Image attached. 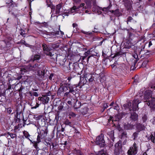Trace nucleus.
Here are the masks:
<instances>
[{
  "label": "nucleus",
  "instance_id": "1",
  "mask_svg": "<svg viewBox=\"0 0 155 155\" xmlns=\"http://www.w3.org/2000/svg\"><path fill=\"white\" fill-rule=\"evenodd\" d=\"M140 102L138 99H135L131 102H130L127 104H124L123 106L126 109H129L130 111L132 110L133 111H136L138 110V104Z\"/></svg>",
  "mask_w": 155,
  "mask_h": 155
},
{
  "label": "nucleus",
  "instance_id": "2",
  "mask_svg": "<svg viewBox=\"0 0 155 155\" xmlns=\"http://www.w3.org/2000/svg\"><path fill=\"white\" fill-rule=\"evenodd\" d=\"M95 142L97 144L100 145L101 147H104L105 144L103 135L101 134L98 136L96 138Z\"/></svg>",
  "mask_w": 155,
  "mask_h": 155
},
{
  "label": "nucleus",
  "instance_id": "3",
  "mask_svg": "<svg viewBox=\"0 0 155 155\" xmlns=\"http://www.w3.org/2000/svg\"><path fill=\"white\" fill-rule=\"evenodd\" d=\"M114 153L116 155H119L122 152L121 142L119 141L115 145Z\"/></svg>",
  "mask_w": 155,
  "mask_h": 155
},
{
  "label": "nucleus",
  "instance_id": "4",
  "mask_svg": "<svg viewBox=\"0 0 155 155\" xmlns=\"http://www.w3.org/2000/svg\"><path fill=\"white\" fill-rule=\"evenodd\" d=\"M29 62H31V63H30L28 66V71H38V64H35L34 62H32V61L30 60Z\"/></svg>",
  "mask_w": 155,
  "mask_h": 155
},
{
  "label": "nucleus",
  "instance_id": "5",
  "mask_svg": "<svg viewBox=\"0 0 155 155\" xmlns=\"http://www.w3.org/2000/svg\"><path fill=\"white\" fill-rule=\"evenodd\" d=\"M146 104L152 109L155 110V98H151V99L147 101Z\"/></svg>",
  "mask_w": 155,
  "mask_h": 155
},
{
  "label": "nucleus",
  "instance_id": "6",
  "mask_svg": "<svg viewBox=\"0 0 155 155\" xmlns=\"http://www.w3.org/2000/svg\"><path fill=\"white\" fill-rule=\"evenodd\" d=\"M48 131L47 129L45 127H44L42 130H41L39 134H38V137H41V139L45 138L46 135Z\"/></svg>",
  "mask_w": 155,
  "mask_h": 155
},
{
  "label": "nucleus",
  "instance_id": "7",
  "mask_svg": "<svg viewBox=\"0 0 155 155\" xmlns=\"http://www.w3.org/2000/svg\"><path fill=\"white\" fill-rule=\"evenodd\" d=\"M57 61L60 65H64L66 60L64 57L60 55L58 57Z\"/></svg>",
  "mask_w": 155,
  "mask_h": 155
},
{
  "label": "nucleus",
  "instance_id": "8",
  "mask_svg": "<svg viewBox=\"0 0 155 155\" xmlns=\"http://www.w3.org/2000/svg\"><path fill=\"white\" fill-rule=\"evenodd\" d=\"M137 153V148H133L130 147L129 149L128 150V155H135Z\"/></svg>",
  "mask_w": 155,
  "mask_h": 155
},
{
  "label": "nucleus",
  "instance_id": "9",
  "mask_svg": "<svg viewBox=\"0 0 155 155\" xmlns=\"http://www.w3.org/2000/svg\"><path fill=\"white\" fill-rule=\"evenodd\" d=\"M136 127L138 132L143 130L145 129V126L140 123H137L136 125Z\"/></svg>",
  "mask_w": 155,
  "mask_h": 155
},
{
  "label": "nucleus",
  "instance_id": "10",
  "mask_svg": "<svg viewBox=\"0 0 155 155\" xmlns=\"http://www.w3.org/2000/svg\"><path fill=\"white\" fill-rule=\"evenodd\" d=\"M151 96V92L149 91H146L145 93V94L144 96V100H146L145 102L147 101V100L150 98Z\"/></svg>",
  "mask_w": 155,
  "mask_h": 155
},
{
  "label": "nucleus",
  "instance_id": "11",
  "mask_svg": "<svg viewBox=\"0 0 155 155\" xmlns=\"http://www.w3.org/2000/svg\"><path fill=\"white\" fill-rule=\"evenodd\" d=\"M130 118L131 120L135 121L138 119V115L135 112L131 113Z\"/></svg>",
  "mask_w": 155,
  "mask_h": 155
},
{
  "label": "nucleus",
  "instance_id": "12",
  "mask_svg": "<svg viewBox=\"0 0 155 155\" xmlns=\"http://www.w3.org/2000/svg\"><path fill=\"white\" fill-rule=\"evenodd\" d=\"M42 46L43 48V50L44 51V53L46 55H49V53L50 52L49 51L50 50L47 46L45 44H42Z\"/></svg>",
  "mask_w": 155,
  "mask_h": 155
},
{
  "label": "nucleus",
  "instance_id": "13",
  "mask_svg": "<svg viewBox=\"0 0 155 155\" xmlns=\"http://www.w3.org/2000/svg\"><path fill=\"white\" fill-rule=\"evenodd\" d=\"M51 57V58L54 60H57V54L54 52H50L49 53V55Z\"/></svg>",
  "mask_w": 155,
  "mask_h": 155
},
{
  "label": "nucleus",
  "instance_id": "14",
  "mask_svg": "<svg viewBox=\"0 0 155 155\" xmlns=\"http://www.w3.org/2000/svg\"><path fill=\"white\" fill-rule=\"evenodd\" d=\"M67 86L68 87L69 89V91L68 92V93H71L73 94H75V93L74 91V90L73 89V87L70 85V84L68 83L67 84Z\"/></svg>",
  "mask_w": 155,
  "mask_h": 155
},
{
  "label": "nucleus",
  "instance_id": "15",
  "mask_svg": "<svg viewBox=\"0 0 155 155\" xmlns=\"http://www.w3.org/2000/svg\"><path fill=\"white\" fill-rule=\"evenodd\" d=\"M80 81L79 83L78 84V86H80V87L81 88L82 86L84 85L85 84H86V81L85 82V81L84 80V79L83 77H80Z\"/></svg>",
  "mask_w": 155,
  "mask_h": 155
},
{
  "label": "nucleus",
  "instance_id": "16",
  "mask_svg": "<svg viewBox=\"0 0 155 155\" xmlns=\"http://www.w3.org/2000/svg\"><path fill=\"white\" fill-rule=\"evenodd\" d=\"M62 5V4L60 3L57 5L56 13V14H58L60 13V10L61 8Z\"/></svg>",
  "mask_w": 155,
  "mask_h": 155
},
{
  "label": "nucleus",
  "instance_id": "17",
  "mask_svg": "<svg viewBox=\"0 0 155 155\" xmlns=\"http://www.w3.org/2000/svg\"><path fill=\"white\" fill-rule=\"evenodd\" d=\"M42 96H43L42 102L43 104H45L47 103L49 100V97L44 95H43Z\"/></svg>",
  "mask_w": 155,
  "mask_h": 155
},
{
  "label": "nucleus",
  "instance_id": "18",
  "mask_svg": "<svg viewBox=\"0 0 155 155\" xmlns=\"http://www.w3.org/2000/svg\"><path fill=\"white\" fill-rule=\"evenodd\" d=\"M81 106V102L77 100L76 101L75 103H74L73 107L75 109H77L80 107Z\"/></svg>",
  "mask_w": 155,
  "mask_h": 155
},
{
  "label": "nucleus",
  "instance_id": "19",
  "mask_svg": "<svg viewBox=\"0 0 155 155\" xmlns=\"http://www.w3.org/2000/svg\"><path fill=\"white\" fill-rule=\"evenodd\" d=\"M84 3H81L80 5L77 7L76 6H74L71 9V11H72V12H74L75 10L79 9L80 8L82 7H83L84 5Z\"/></svg>",
  "mask_w": 155,
  "mask_h": 155
},
{
  "label": "nucleus",
  "instance_id": "20",
  "mask_svg": "<svg viewBox=\"0 0 155 155\" xmlns=\"http://www.w3.org/2000/svg\"><path fill=\"white\" fill-rule=\"evenodd\" d=\"M41 58V56L39 54H36L34 55L33 58L31 59L30 60L32 61V62H34L35 60H37L40 59Z\"/></svg>",
  "mask_w": 155,
  "mask_h": 155
},
{
  "label": "nucleus",
  "instance_id": "21",
  "mask_svg": "<svg viewBox=\"0 0 155 155\" xmlns=\"http://www.w3.org/2000/svg\"><path fill=\"white\" fill-rule=\"evenodd\" d=\"M66 88V89H68V88L66 86H63V87L62 88L61 87H60L58 91L57 94H61L62 93V92H63L64 91V89Z\"/></svg>",
  "mask_w": 155,
  "mask_h": 155
},
{
  "label": "nucleus",
  "instance_id": "22",
  "mask_svg": "<svg viewBox=\"0 0 155 155\" xmlns=\"http://www.w3.org/2000/svg\"><path fill=\"white\" fill-rule=\"evenodd\" d=\"M38 75L41 77V78H43L45 75L44 70L38 71Z\"/></svg>",
  "mask_w": 155,
  "mask_h": 155
},
{
  "label": "nucleus",
  "instance_id": "23",
  "mask_svg": "<svg viewBox=\"0 0 155 155\" xmlns=\"http://www.w3.org/2000/svg\"><path fill=\"white\" fill-rule=\"evenodd\" d=\"M92 76L91 74H86L84 75V79H85L86 82H87L88 80L89 79L91 78Z\"/></svg>",
  "mask_w": 155,
  "mask_h": 155
},
{
  "label": "nucleus",
  "instance_id": "24",
  "mask_svg": "<svg viewBox=\"0 0 155 155\" xmlns=\"http://www.w3.org/2000/svg\"><path fill=\"white\" fill-rule=\"evenodd\" d=\"M124 128L125 129L130 130L132 128L133 126L130 124H128L124 125Z\"/></svg>",
  "mask_w": 155,
  "mask_h": 155
},
{
  "label": "nucleus",
  "instance_id": "25",
  "mask_svg": "<svg viewBox=\"0 0 155 155\" xmlns=\"http://www.w3.org/2000/svg\"><path fill=\"white\" fill-rule=\"evenodd\" d=\"M91 51H88L87 52H85L84 54V56L82 57V60H84L85 58H86L88 55H89Z\"/></svg>",
  "mask_w": 155,
  "mask_h": 155
},
{
  "label": "nucleus",
  "instance_id": "26",
  "mask_svg": "<svg viewBox=\"0 0 155 155\" xmlns=\"http://www.w3.org/2000/svg\"><path fill=\"white\" fill-rule=\"evenodd\" d=\"M98 155H108V154L106 150H103L98 152Z\"/></svg>",
  "mask_w": 155,
  "mask_h": 155
},
{
  "label": "nucleus",
  "instance_id": "27",
  "mask_svg": "<svg viewBox=\"0 0 155 155\" xmlns=\"http://www.w3.org/2000/svg\"><path fill=\"white\" fill-rule=\"evenodd\" d=\"M69 69L70 70H74L75 69V67L74 64H72L71 63H69Z\"/></svg>",
  "mask_w": 155,
  "mask_h": 155
},
{
  "label": "nucleus",
  "instance_id": "28",
  "mask_svg": "<svg viewBox=\"0 0 155 155\" xmlns=\"http://www.w3.org/2000/svg\"><path fill=\"white\" fill-rule=\"evenodd\" d=\"M73 152L74 153L77 155H82L81 151L79 150H77L76 149H75L73 150Z\"/></svg>",
  "mask_w": 155,
  "mask_h": 155
},
{
  "label": "nucleus",
  "instance_id": "29",
  "mask_svg": "<svg viewBox=\"0 0 155 155\" xmlns=\"http://www.w3.org/2000/svg\"><path fill=\"white\" fill-rule=\"evenodd\" d=\"M112 13L115 15L118 16L119 15L120 12L118 9H116L115 10H112L111 11Z\"/></svg>",
  "mask_w": 155,
  "mask_h": 155
},
{
  "label": "nucleus",
  "instance_id": "30",
  "mask_svg": "<svg viewBox=\"0 0 155 155\" xmlns=\"http://www.w3.org/2000/svg\"><path fill=\"white\" fill-rule=\"evenodd\" d=\"M111 6H110V5L106 7V8H99V10H102L103 11H104L105 12H107L110 9V7Z\"/></svg>",
  "mask_w": 155,
  "mask_h": 155
},
{
  "label": "nucleus",
  "instance_id": "31",
  "mask_svg": "<svg viewBox=\"0 0 155 155\" xmlns=\"http://www.w3.org/2000/svg\"><path fill=\"white\" fill-rule=\"evenodd\" d=\"M23 134L25 137L28 139L30 135L29 134V133L27 131H24L23 132Z\"/></svg>",
  "mask_w": 155,
  "mask_h": 155
},
{
  "label": "nucleus",
  "instance_id": "32",
  "mask_svg": "<svg viewBox=\"0 0 155 155\" xmlns=\"http://www.w3.org/2000/svg\"><path fill=\"white\" fill-rule=\"evenodd\" d=\"M122 54V52L121 51H119L116 52L114 56V58L119 56Z\"/></svg>",
  "mask_w": 155,
  "mask_h": 155
},
{
  "label": "nucleus",
  "instance_id": "33",
  "mask_svg": "<svg viewBox=\"0 0 155 155\" xmlns=\"http://www.w3.org/2000/svg\"><path fill=\"white\" fill-rule=\"evenodd\" d=\"M7 134L10 136L12 138H15L16 136V134H13L12 133H11L9 132L7 133Z\"/></svg>",
  "mask_w": 155,
  "mask_h": 155
},
{
  "label": "nucleus",
  "instance_id": "34",
  "mask_svg": "<svg viewBox=\"0 0 155 155\" xmlns=\"http://www.w3.org/2000/svg\"><path fill=\"white\" fill-rule=\"evenodd\" d=\"M59 31H57L55 32H51L50 33V35H52L54 36H57L59 35Z\"/></svg>",
  "mask_w": 155,
  "mask_h": 155
},
{
  "label": "nucleus",
  "instance_id": "35",
  "mask_svg": "<svg viewBox=\"0 0 155 155\" xmlns=\"http://www.w3.org/2000/svg\"><path fill=\"white\" fill-rule=\"evenodd\" d=\"M87 107H84L82 110L81 112L82 114H85L87 113Z\"/></svg>",
  "mask_w": 155,
  "mask_h": 155
},
{
  "label": "nucleus",
  "instance_id": "36",
  "mask_svg": "<svg viewBox=\"0 0 155 155\" xmlns=\"http://www.w3.org/2000/svg\"><path fill=\"white\" fill-rule=\"evenodd\" d=\"M39 104L38 103H36V105L35 106H34L33 105H31V108L32 109H36L37 107H39Z\"/></svg>",
  "mask_w": 155,
  "mask_h": 155
},
{
  "label": "nucleus",
  "instance_id": "37",
  "mask_svg": "<svg viewBox=\"0 0 155 155\" xmlns=\"http://www.w3.org/2000/svg\"><path fill=\"white\" fill-rule=\"evenodd\" d=\"M64 104V103H61L60 104V105L58 107V109L59 110H62L63 108V105Z\"/></svg>",
  "mask_w": 155,
  "mask_h": 155
},
{
  "label": "nucleus",
  "instance_id": "38",
  "mask_svg": "<svg viewBox=\"0 0 155 155\" xmlns=\"http://www.w3.org/2000/svg\"><path fill=\"white\" fill-rule=\"evenodd\" d=\"M138 134V133L137 132H134V133L132 135V137H133V139L135 140V139L137 137Z\"/></svg>",
  "mask_w": 155,
  "mask_h": 155
},
{
  "label": "nucleus",
  "instance_id": "39",
  "mask_svg": "<svg viewBox=\"0 0 155 155\" xmlns=\"http://www.w3.org/2000/svg\"><path fill=\"white\" fill-rule=\"evenodd\" d=\"M154 137L153 135L151 134L150 137V140H151V141L153 142V143H154V139L155 137V132L154 133Z\"/></svg>",
  "mask_w": 155,
  "mask_h": 155
},
{
  "label": "nucleus",
  "instance_id": "40",
  "mask_svg": "<svg viewBox=\"0 0 155 155\" xmlns=\"http://www.w3.org/2000/svg\"><path fill=\"white\" fill-rule=\"evenodd\" d=\"M28 70L25 68H21V71L22 73H24L27 72Z\"/></svg>",
  "mask_w": 155,
  "mask_h": 155
},
{
  "label": "nucleus",
  "instance_id": "41",
  "mask_svg": "<svg viewBox=\"0 0 155 155\" xmlns=\"http://www.w3.org/2000/svg\"><path fill=\"white\" fill-rule=\"evenodd\" d=\"M82 32L85 34H86V35H91L92 34V33L93 32H94V31H92V32H90V31H88V32H86V31H83Z\"/></svg>",
  "mask_w": 155,
  "mask_h": 155
},
{
  "label": "nucleus",
  "instance_id": "42",
  "mask_svg": "<svg viewBox=\"0 0 155 155\" xmlns=\"http://www.w3.org/2000/svg\"><path fill=\"white\" fill-rule=\"evenodd\" d=\"M138 60H137V59H135L134 61L133 62V64H132V66L131 67V68H132V67H134V68H133L132 69H134V66H135L136 63H137V61Z\"/></svg>",
  "mask_w": 155,
  "mask_h": 155
},
{
  "label": "nucleus",
  "instance_id": "43",
  "mask_svg": "<svg viewBox=\"0 0 155 155\" xmlns=\"http://www.w3.org/2000/svg\"><path fill=\"white\" fill-rule=\"evenodd\" d=\"M122 137H124L126 138L127 137V133L126 132H123L121 134Z\"/></svg>",
  "mask_w": 155,
  "mask_h": 155
},
{
  "label": "nucleus",
  "instance_id": "44",
  "mask_svg": "<svg viewBox=\"0 0 155 155\" xmlns=\"http://www.w3.org/2000/svg\"><path fill=\"white\" fill-rule=\"evenodd\" d=\"M64 124L66 125H69L70 126H71V123L68 120H66Z\"/></svg>",
  "mask_w": 155,
  "mask_h": 155
},
{
  "label": "nucleus",
  "instance_id": "45",
  "mask_svg": "<svg viewBox=\"0 0 155 155\" xmlns=\"http://www.w3.org/2000/svg\"><path fill=\"white\" fill-rule=\"evenodd\" d=\"M147 117L146 115H144L142 117V120L143 122H145L147 120Z\"/></svg>",
  "mask_w": 155,
  "mask_h": 155
},
{
  "label": "nucleus",
  "instance_id": "46",
  "mask_svg": "<svg viewBox=\"0 0 155 155\" xmlns=\"http://www.w3.org/2000/svg\"><path fill=\"white\" fill-rule=\"evenodd\" d=\"M114 109L117 110H119V107L118 105H115L114 106Z\"/></svg>",
  "mask_w": 155,
  "mask_h": 155
},
{
  "label": "nucleus",
  "instance_id": "47",
  "mask_svg": "<svg viewBox=\"0 0 155 155\" xmlns=\"http://www.w3.org/2000/svg\"><path fill=\"white\" fill-rule=\"evenodd\" d=\"M133 19V18L130 16L127 19V24H128V22H130Z\"/></svg>",
  "mask_w": 155,
  "mask_h": 155
},
{
  "label": "nucleus",
  "instance_id": "48",
  "mask_svg": "<svg viewBox=\"0 0 155 155\" xmlns=\"http://www.w3.org/2000/svg\"><path fill=\"white\" fill-rule=\"evenodd\" d=\"M34 143L33 144V145L35 147H36L38 146V142H36V141H34Z\"/></svg>",
  "mask_w": 155,
  "mask_h": 155
},
{
  "label": "nucleus",
  "instance_id": "49",
  "mask_svg": "<svg viewBox=\"0 0 155 155\" xmlns=\"http://www.w3.org/2000/svg\"><path fill=\"white\" fill-rule=\"evenodd\" d=\"M94 77L93 76H92L91 77V78H90V79H89L88 81L90 82H92L94 80Z\"/></svg>",
  "mask_w": 155,
  "mask_h": 155
},
{
  "label": "nucleus",
  "instance_id": "50",
  "mask_svg": "<svg viewBox=\"0 0 155 155\" xmlns=\"http://www.w3.org/2000/svg\"><path fill=\"white\" fill-rule=\"evenodd\" d=\"M51 92L50 91L48 92V93H45V94L44 95L47 96V97H48V96H51Z\"/></svg>",
  "mask_w": 155,
  "mask_h": 155
},
{
  "label": "nucleus",
  "instance_id": "51",
  "mask_svg": "<svg viewBox=\"0 0 155 155\" xmlns=\"http://www.w3.org/2000/svg\"><path fill=\"white\" fill-rule=\"evenodd\" d=\"M69 115L72 117H75L76 116V114L73 112H70Z\"/></svg>",
  "mask_w": 155,
  "mask_h": 155
},
{
  "label": "nucleus",
  "instance_id": "52",
  "mask_svg": "<svg viewBox=\"0 0 155 155\" xmlns=\"http://www.w3.org/2000/svg\"><path fill=\"white\" fill-rule=\"evenodd\" d=\"M54 76V74L51 73L49 77V78L50 80H52V78Z\"/></svg>",
  "mask_w": 155,
  "mask_h": 155
},
{
  "label": "nucleus",
  "instance_id": "53",
  "mask_svg": "<svg viewBox=\"0 0 155 155\" xmlns=\"http://www.w3.org/2000/svg\"><path fill=\"white\" fill-rule=\"evenodd\" d=\"M75 132L76 133V134H74V137H76L77 134H78V135H80V134H79V132H78V131L77 130H76L75 131Z\"/></svg>",
  "mask_w": 155,
  "mask_h": 155
},
{
  "label": "nucleus",
  "instance_id": "54",
  "mask_svg": "<svg viewBox=\"0 0 155 155\" xmlns=\"http://www.w3.org/2000/svg\"><path fill=\"white\" fill-rule=\"evenodd\" d=\"M20 127L19 124H18L17 125L15 126L14 130H16L18 129Z\"/></svg>",
  "mask_w": 155,
  "mask_h": 155
},
{
  "label": "nucleus",
  "instance_id": "55",
  "mask_svg": "<svg viewBox=\"0 0 155 155\" xmlns=\"http://www.w3.org/2000/svg\"><path fill=\"white\" fill-rule=\"evenodd\" d=\"M41 139V137H38V135L37 138V140L36 141V142H38V143L41 142L40 139Z\"/></svg>",
  "mask_w": 155,
  "mask_h": 155
},
{
  "label": "nucleus",
  "instance_id": "56",
  "mask_svg": "<svg viewBox=\"0 0 155 155\" xmlns=\"http://www.w3.org/2000/svg\"><path fill=\"white\" fill-rule=\"evenodd\" d=\"M33 96H35V97H38V94L36 92H34L33 93Z\"/></svg>",
  "mask_w": 155,
  "mask_h": 155
},
{
  "label": "nucleus",
  "instance_id": "57",
  "mask_svg": "<svg viewBox=\"0 0 155 155\" xmlns=\"http://www.w3.org/2000/svg\"><path fill=\"white\" fill-rule=\"evenodd\" d=\"M132 147H133V148H137V147L136 146V144L135 143H134L133 146Z\"/></svg>",
  "mask_w": 155,
  "mask_h": 155
},
{
  "label": "nucleus",
  "instance_id": "58",
  "mask_svg": "<svg viewBox=\"0 0 155 155\" xmlns=\"http://www.w3.org/2000/svg\"><path fill=\"white\" fill-rule=\"evenodd\" d=\"M7 112L9 114H10V113H11V112H12V110H11V108H8Z\"/></svg>",
  "mask_w": 155,
  "mask_h": 155
},
{
  "label": "nucleus",
  "instance_id": "59",
  "mask_svg": "<svg viewBox=\"0 0 155 155\" xmlns=\"http://www.w3.org/2000/svg\"><path fill=\"white\" fill-rule=\"evenodd\" d=\"M73 26L74 28L77 27L78 25L76 23H73L72 25Z\"/></svg>",
  "mask_w": 155,
  "mask_h": 155
},
{
  "label": "nucleus",
  "instance_id": "60",
  "mask_svg": "<svg viewBox=\"0 0 155 155\" xmlns=\"http://www.w3.org/2000/svg\"><path fill=\"white\" fill-rule=\"evenodd\" d=\"M22 78V76L20 75V76H18V77L16 79H17V80H20Z\"/></svg>",
  "mask_w": 155,
  "mask_h": 155
},
{
  "label": "nucleus",
  "instance_id": "61",
  "mask_svg": "<svg viewBox=\"0 0 155 155\" xmlns=\"http://www.w3.org/2000/svg\"><path fill=\"white\" fill-rule=\"evenodd\" d=\"M127 142V140L126 139H125V140L124 141L123 143V145H125Z\"/></svg>",
  "mask_w": 155,
  "mask_h": 155
},
{
  "label": "nucleus",
  "instance_id": "62",
  "mask_svg": "<svg viewBox=\"0 0 155 155\" xmlns=\"http://www.w3.org/2000/svg\"><path fill=\"white\" fill-rule=\"evenodd\" d=\"M43 96L42 97H38V99L39 100L42 101H43Z\"/></svg>",
  "mask_w": 155,
  "mask_h": 155
},
{
  "label": "nucleus",
  "instance_id": "63",
  "mask_svg": "<svg viewBox=\"0 0 155 155\" xmlns=\"http://www.w3.org/2000/svg\"><path fill=\"white\" fill-rule=\"evenodd\" d=\"M134 58H135V59H137V58H138V56L137 54L135 55L134 54Z\"/></svg>",
  "mask_w": 155,
  "mask_h": 155
},
{
  "label": "nucleus",
  "instance_id": "64",
  "mask_svg": "<svg viewBox=\"0 0 155 155\" xmlns=\"http://www.w3.org/2000/svg\"><path fill=\"white\" fill-rule=\"evenodd\" d=\"M152 45V42L151 41H150L149 43V47H150L151 45Z\"/></svg>",
  "mask_w": 155,
  "mask_h": 155
}]
</instances>
